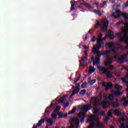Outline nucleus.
I'll return each mask as SVG.
<instances>
[{"instance_id":"1","label":"nucleus","mask_w":128,"mask_h":128,"mask_svg":"<svg viewBox=\"0 0 128 128\" xmlns=\"http://www.w3.org/2000/svg\"><path fill=\"white\" fill-rule=\"evenodd\" d=\"M124 24L126 28L123 29L121 32L116 33V36L119 39L120 42H124L126 44H128V38L125 40L122 38V34H126L128 33V23L124 22Z\"/></svg>"},{"instance_id":"2","label":"nucleus","mask_w":128,"mask_h":128,"mask_svg":"<svg viewBox=\"0 0 128 128\" xmlns=\"http://www.w3.org/2000/svg\"><path fill=\"white\" fill-rule=\"evenodd\" d=\"M106 40V38H102V39L97 38V44L94 46L93 48L92 52L94 54L96 53V50H98L100 48H102V42H104V40Z\"/></svg>"},{"instance_id":"3","label":"nucleus","mask_w":128,"mask_h":128,"mask_svg":"<svg viewBox=\"0 0 128 128\" xmlns=\"http://www.w3.org/2000/svg\"><path fill=\"white\" fill-rule=\"evenodd\" d=\"M98 101L96 100V98L94 96H92L90 99V104H93L94 108H98Z\"/></svg>"},{"instance_id":"4","label":"nucleus","mask_w":128,"mask_h":128,"mask_svg":"<svg viewBox=\"0 0 128 128\" xmlns=\"http://www.w3.org/2000/svg\"><path fill=\"white\" fill-rule=\"evenodd\" d=\"M102 86H104L105 88V90H112V88H114V86L110 82H108L107 84L105 82H103L102 83Z\"/></svg>"},{"instance_id":"5","label":"nucleus","mask_w":128,"mask_h":128,"mask_svg":"<svg viewBox=\"0 0 128 128\" xmlns=\"http://www.w3.org/2000/svg\"><path fill=\"white\" fill-rule=\"evenodd\" d=\"M104 98L105 100H103L101 103V106H103L104 108H106V104H108V97L106 95H104Z\"/></svg>"},{"instance_id":"6","label":"nucleus","mask_w":128,"mask_h":128,"mask_svg":"<svg viewBox=\"0 0 128 128\" xmlns=\"http://www.w3.org/2000/svg\"><path fill=\"white\" fill-rule=\"evenodd\" d=\"M98 70H99L100 74H106V72H108L106 68H104L102 66H98Z\"/></svg>"},{"instance_id":"7","label":"nucleus","mask_w":128,"mask_h":128,"mask_svg":"<svg viewBox=\"0 0 128 128\" xmlns=\"http://www.w3.org/2000/svg\"><path fill=\"white\" fill-rule=\"evenodd\" d=\"M96 122V123H95V124H96L100 122V118L98 117L97 118H89L88 120L86 121V122Z\"/></svg>"},{"instance_id":"8","label":"nucleus","mask_w":128,"mask_h":128,"mask_svg":"<svg viewBox=\"0 0 128 128\" xmlns=\"http://www.w3.org/2000/svg\"><path fill=\"white\" fill-rule=\"evenodd\" d=\"M120 16H124L125 20L128 19V14L126 13H120L118 14L116 16H114V18H118Z\"/></svg>"},{"instance_id":"9","label":"nucleus","mask_w":128,"mask_h":128,"mask_svg":"<svg viewBox=\"0 0 128 128\" xmlns=\"http://www.w3.org/2000/svg\"><path fill=\"white\" fill-rule=\"evenodd\" d=\"M104 26L102 28L103 32H108V21L106 20L104 23Z\"/></svg>"},{"instance_id":"10","label":"nucleus","mask_w":128,"mask_h":128,"mask_svg":"<svg viewBox=\"0 0 128 128\" xmlns=\"http://www.w3.org/2000/svg\"><path fill=\"white\" fill-rule=\"evenodd\" d=\"M126 56H128V55L126 54L122 55L120 58L118 59V62H119V64H122V62H124L126 60Z\"/></svg>"},{"instance_id":"11","label":"nucleus","mask_w":128,"mask_h":128,"mask_svg":"<svg viewBox=\"0 0 128 128\" xmlns=\"http://www.w3.org/2000/svg\"><path fill=\"white\" fill-rule=\"evenodd\" d=\"M90 108H92L91 105H89L88 106H86V105H84L81 108V110H85L86 112H88V110H90Z\"/></svg>"},{"instance_id":"12","label":"nucleus","mask_w":128,"mask_h":128,"mask_svg":"<svg viewBox=\"0 0 128 128\" xmlns=\"http://www.w3.org/2000/svg\"><path fill=\"white\" fill-rule=\"evenodd\" d=\"M58 116H59L58 117V118H68V113L64 114L62 112H60L58 113Z\"/></svg>"},{"instance_id":"13","label":"nucleus","mask_w":128,"mask_h":128,"mask_svg":"<svg viewBox=\"0 0 128 128\" xmlns=\"http://www.w3.org/2000/svg\"><path fill=\"white\" fill-rule=\"evenodd\" d=\"M108 36H109L110 40H114V32L110 30L108 32Z\"/></svg>"},{"instance_id":"14","label":"nucleus","mask_w":128,"mask_h":128,"mask_svg":"<svg viewBox=\"0 0 128 128\" xmlns=\"http://www.w3.org/2000/svg\"><path fill=\"white\" fill-rule=\"evenodd\" d=\"M70 122L71 124L70 128H74V122H76V118H71Z\"/></svg>"},{"instance_id":"15","label":"nucleus","mask_w":128,"mask_h":128,"mask_svg":"<svg viewBox=\"0 0 128 128\" xmlns=\"http://www.w3.org/2000/svg\"><path fill=\"white\" fill-rule=\"evenodd\" d=\"M107 78H112V72L107 70L106 74H105Z\"/></svg>"},{"instance_id":"16","label":"nucleus","mask_w":128,"mask_h":128,"mask_svg":"<svg viewBox=\"0 0 128 128\" xmlns=\"http://www.w3.org/2000/svg\"><path fill=\"white\" fill-rule=\"evenodd\" d=\"M54 106V104L52 103L49 106L47 107L45 110L44 114H50V109L48 108H50L52 106Z\"/></svg>"},{"instance_id":"17","label":"nucleus","mask_w":128,"mask_h":128,"mask_svg":"<svg viewBox=\"0 0 128 128\" xmlns=\"http://www.w3.org/2000/svg\"><path fill=\"white\" fill-rule=\"evenodd\" d=\"M114 114L115 116H122V112L118 110H115Z\"/></svg>"},{"instance_id":"18","label":"nucleus","mask_w":128,"mask_h":128,"mask_svg":"<svg viewBox=\"0 0 128 128\" xmlns=\"http://www.w3.org/2000/svg\"><path fill=\"white\" fill-rule=\"evenodd\" d=\"M96 70V68L94 67H92V66H90L89 68V72L88 74H92L93 72H94Z\"/></svg>"},{"instance_id":"19","label":"nucleus","mask_w":128,"mask_h":128,"mask_svg":"<svg viewBox=\"0 0 128 128\" xmlns=\"http://www.w3.org/2000/svg\"><path fill=\"white\" fill-rule=\"evenodd\" d=\"M110 50H106L104 52L102 53V56H106V58H110V56H108V54H110Z\"/></svg>"},{"instance_id":"20","label":"nucleus","mask_w":128,"mask_h":128,"mask_svg":"<svg viewBox=\"0 0 128 128\" xmlns=\"http://www.w3.org/2000/svg\"><path fill=\"white\" fill-rule=\"evenodd\" d=\"M113 94L114 96H122V92H116L112 90Z\"/></svg>"},{"instance_id":"21","label":"nucleus","mask_w":128,"mask_h":128,"mask_svg":"<svg viewBox=\"0 0 128 128\" xmlns=\"http://www.w3.org/2000/svg\"><path fill=\"white\" fill-rule=\"evenodd\" d=\"M89 60L88 64H91V62H93V66H96V61L94 60V56H91Z\"/></svg>"},{"instance_id":"22","label":"nucleus","mask_w":128,"mask_h":128,"mask_svg":"<svg viewBox=\"0 0 128 128\" xmlns=\"http://www.w3.org/2000/svg\"><path fill=\"white\" fill-rule=\"evenodd\" d=\"M44 122V120L43 118H41L38 122V123L37 124V126H40Z\"/></svg>"},{"instance_id":"23","label":"nucleus","mask_w":128,"mask_h":128,"mask_svg":"<svg viewBox=\"0 0 128 128\" xmlns=\"http://www.w3.org/2000/svg\"><path fill=\"white\" fill-rule=\"evenodd\" d=\"M76 87L75 88V90H73V92H74L77 94L80 92V88L79 86H78V84H76Z\"/></svg>"},{"instance_id":"24","label":"nucleus","mask_w":128,"mask_h":128,"mask_svg":"<svg viewBox=\"0 0 128 128\" xmlns=\"http://www.w3.org/2000/svg\"><path fill=\"white\" fill-rule=\"evenodd\" d=\"M76 107H74L71 111L68 112V114H74L76 112Z\"/></svg>"},{"instance_id":"25","label":"nucleus","mask_w":128,"mask_h":128,"mask_svg":"<svg viewBox=\"0 0 128 128\" xmlns=\"http://www.w3.org/2000/svg\"><path fill=\"white\" fill-rule=\"evenodd\" d=\"M114 88L116 90H122V87L120 86L118 84H116Z\"/></svg>"},{"instance_id":"26","label":"nucleus","mask_w":128,"mask_h":128,"mask_svg":"<svg viewBox=\"0 0 128 128\" xmlns=\"http://www.w3.org/2000/svg\"><path fill=\"white\" fill-rule=\"evenodd\" d=\"M111 104L112 108H118V106H120V104H118V102H112Z\"/></svg>"},{"instance_id":"27","label":"nucleus","mask_w":128,"mask_h":128,"mask_svg":"<svg viewBox=\"0 0 128 128\" xmlns=\"http://www.w3.org/2000/svg\"><path fill=\"white\" fill-rule=\"evenodd\" d=\"M47 124H50V126H52L54 124V121L51 118H48L46 120Z\"/></svg>"},{"instance_id":"28","label":"nucleus","mask_w":128,"mask_h":128,"mask_svg":"<svg viewBox=\"0 0 128 128\" xmlns=\"http://www.w3.org/2000/svg\"><path fill=\"white\" fill-rule=\"evenodd\" d=\"M97 128H104V126L102 123H100L99 122L98 123L96 124Z\"/></svg>"},{"instance_id":"29","label":"nucleus","mask_w":128,"mask_h":128,"mask_svg":"<svg viewBox=\"0 0 128 128\" xmlns=\"http://www.w3.org/2000/svg\"><path fill=\"white\" fill-rule=\"evenodd\" d=\"M96 80L94 79L93 80H89L88 84H89L90 86H92L94 84H96Z\"/></svg>"},{"instance_id":"30","label":"nucleus","mask_w":128,"mask_h":128,"mask_svg":"<svg viewBox=\"0 0 128 128\" xmlns=\"http://www.w3.org/2000/svg\"><path fill=\"white\" fill-rule=\"evenodd\" d=\"M78 118H80L81 116L86 117V112H80L78 114Z\"/></svg>"},{"instance_id":"31","label":"nucleus","mask_w":128,"mask_h":128,"mask_svg":"<svg viewBox=\"0 0 128 128\" xmlns=\"http://www.w3.org/2000/svg\"><path fill=\"white\" fill-rule=\"evenodd\" d=\"M86 86H88V83L86 82H84L82 85L81 88H86Z\"/></svg>"},{"instance_id":"32","label":"nucleus","mask_w":128,"mask_h":128,"mask_svg":"<svg viewBox=\"0 0 128 128\" xmlns=\"http://www.w3.org/2000/svg\"><path fill=\"white\" fill-rule=\"evenodd\" d=\"M95 60H96L95 64H100V58L96 57Z\"/></svg>"},{"instance_id":"33","label":"nucleus","mask_w":128,"mask_h":128,"mask_svg":"<svg viewBox=\"0 0 128 128\" xmlns=\"http://www.w3.org/2000/svg\"><path fill=\"white\" fill-rule=\"evenodd\" d=\"M114 93L110 94L108 96V100H114Z\"/></svg>"},{"instance_id":"34","label":"nucleus","mask_w":128,"mask_h":128,"mask_svg":"<svg viewBox=\"0 0 128 128\" xmlns=\"http://www.w3.org/2000/svg\"><path fill=\"white\" fill-rule=\"evenodd\" d=\"M98 102H100L102 98V94L100 93L99 94V95L98 96Z\"/></svg>"},{"instance_id":"35","label":"nucleus","mask_w":128,"mask_h":128,"mask_svg":"<svg viewBox=\"0 0 128 128\" xmlns=\"http://www.w3.org/2000/svg\"><path fill=\"white\" fill-rule=\"evenodd\" d=\"M95 124H96V123H94V122H92L90 124V126H88L87 128H94Z\"/></svg>"},{"instance_id":"36","label":"nucleus","mask_w":128,"mask_h":128,"mask_svg":"<svg viewBox=\"0 0 128 128\" xmlns=\"http://www.w3.org/2000/svg\"><path fill=\"white\" fill-rule=\"evenodd\" d=\"M86 90H82L80 91V94L84 95L86 94Z\"/></svg>"},{"instance_id":"37","label":"nucleus","mask_w":128,"mask_h":128,"mask_svg":"<svg viewBox=\"0 0 128 128\" xmlns=\"http://www.w3.org/2000/svg\"><path fill=\"white\" fill-rule=\"evenodd\" d=\"M94 12H95V14H98V16H102V14H100V11L99 10H94Z\"/></svg>"},{"instance_id":"38","label":"nucleus","mask_w":128,"mask_h":128,"mask_svg":"<svg viewBox=\"0 0 128 128\" xmlns=\"http://www.w3.org/2000/svg\"><path fill=\"white\" fill-rule=\"evenodd\" d=\"M64 100V97H61L60 98L58 102L59 104H60V102L62 104Z\"/></svg>"},{"instance_id":"39","label":"nucleus","mask_w":128,"mask_h":128,"mask_svg":"<svg viewBox=\"0 0 128 128\" xmlns=\"http://www.w3.org/2000/svg\"><path fill=\"white\" fill-rule=\"evenodd\" d=\"M124 24V22L122 21H120L116 24V26H120V24Z\"/></svg>"},{"instance_id":"40","label":"nucleus","mask_w":128,"mask_h":128,"mask_svg":"<svg viewBox=\"0 0 128 128\" xmlns=\"http://www.w3.org/2000/svg\"><path fill=\"white\" fill-rule=\"evenodd\" d=\"M60 106H57V107L54 109V111L58 112H60Z\"/></svg>"},{"instance_id":"41","label":"nucleus","mask_w":128,"mask_h":128,"mask_svg":"<svg viewBox=\"0 0 128 128\" xmlns=\"http://www.w3.org/2000/svg\"><path fill=\"white\" fill-rule=\"evenodd\" d=\"M51 116L53 120H55V118H56V114H54V112H52V114H51Z\"/></svg>"},{"instance_id":"42","label":"nucleus","mask_w":128,"mask_h":128,"mask_svg":"<svg viewBox=\"0 0 128 128\" xmlns=\"http://www.w3.org/2000/svg\"><path fill=\"white\" fill-rule=\"evenodd\" d=\"M98 52V50L96 51V53H94V54H97V56H98V58H100V56H102V53L100 54V52Z\"/></svg>"},{"instance_id":"43","label":"nucleus","mask_w":128,"mask_h":128,"mask_svg":"<svg viewBox=\"0 0 128 128\" xmlns=\"http://www.w3.org/2000/svg\"><path fill=\"white\" fill-rule=\"evenodd\" d=\"M108 46H109V48H114V42H110L109 44H108Z\"/></svg>"},{"instance_id":"44","label":"nucleus","mask_w":128,"mask_h":128,"mask_svg":"<svg viewBox=\"0 0 128 128\" xmlns=\"http://www.w3.org/2000/svg\"><path fill=\"white\" fill-rule=\"evenodd\" d=\"M94 114H98V109L96 108H94Z\"/></svg>"},{"instance_id":"45","label":"nucleus","mask_w":128,"mask_h":128,"mask_svg":"<svg viewBox=\"0 0 128 128\" xmlns=\"http://www.w3.org/2000/svg\"><path fill=\"white\" fill-rule=\"evenodd\" d=\"M81 60H82V62H86V60H87V57L86 56H83V57H82L81 58Z\"/></svg>"},{"instance_id":"46","label":"nucleus","mask_w":128,"mask_h":128,"mask_svg":"<svg viewBox=\"0 0 128 128\" xmlns=\"http://www.w3.org/2000/svg\"><path fill=\"white\" fill-rule=\"evenodd\" d=\"M68 106H70V103L68 102L64 103V106H63V108H68Z\"/></svg>"},{"instance_id":"47","label":"nucleus","mask_w":128,"mask_h":128,"mask_svg":"<svg viewBox=\"0 0 128 128\" xmlns=\"http://www.w3.org/2000/svg\"><path fill=\"white\" fill-rule=\"evenodd\" d=\"M100 116H106V112L104 111L101 112L100 114Z\"/></svg>"},{"instance_id":"48","label":"nucleus","mask_w":128,"mask_h":128,"mask_svg":"<svg viewBox=\"0 0 128 128\" xmlns=\"http://www.w3.org/2000/svg\"><path fill=\"white\" fill-rule=\"evenodd\" d=\"M109 63V64H112V59L110 58V57L108 58V62Z\"/></svg>"},{"instance_id":"49","label":"nucleus","mask_w":128,"mask_h":128,"mask_svg":"<svg viewBox=\"0 0 128 128\" xmlns=\"http://www.w3.org/2000/svg\"><path fill=\"white\" fill-rule=\"evenodd\" d=\"M110 118L108 117H106L104 119V121L105 122H108V120H110Z\"/></svg>"},{"instance_id":"50","label":"nucleus","mask_w":128,"mask_h":128,"mask_svg":"<svg viewBox=\"0 0 128 128\" xmlns=\"http://www.w3.org/2000/svg\"><path fill=\"white\" fill-rule=\"evenodd\" d=\"M75 8H74V4H72L71 6L70 7V10H74Z\"/></svg>"},{"instance_id":"51","label":"nucleus","mask_w":128,"mask_h":128,"mask_svg":"<svg viewBox=\"0 0 128 128\" xmlns=\"http://www.w3.org/2000/svg\"><path fill=\"white\" fill-rule=\"evenodd\" d=\"M80 78H82V76L79 75V76L77 78L74 80L78 82V80H80Z\"/></svg>"},{"instance_id":"52","label":"nucleus","mask_w":128,"mask_h":128,"mask_svg":"<svg viewBox=\"0 0 128 128\" xmlns=\"http://www.w3.org/2000/svg\"><path fill=\"white\" fill-rule=\"evenodd\" d=\"M114 74H115V76H117L118 78H119V76H120V73L114 72Z\"/></svg>"},{"instance_id":"53","label":"nucleus","mask_w":128,"mask_h":128,"mask_svg":"<svg viewBox=\"0 0 128 128\" xmlns=\"http://www.w3.org/2000/svg\"><path fill=\"white\" fill-rule=\"evenodd\" d=\"M98 38L100 40H102V33H100Z\"/></svg>"},{"instance_id":"54","label":"nucleus","mask_w":128,"mask_h":128,"mask_svg":"<svg viewBox=\"0 0 128 128\" xmlns=\"http://www.w3.org/2000/svg\"><path fill=\"white\" fill-rule=\"evenodd\" d=\"M76 120H77V123L76 124V128H78V126L80 125V120H78V119H77Z\"/></svg>"},{"instance_id":"55","label":"nucleus","mask_w":128,"mask_h":128,"mask_svg":"<svg viewBox=\"0 0 128 128\" xmlns=\"http://www.w3.org/2000/svg\"><path fill=\"white\" fill-rule=\"evenodd\" d=\"M110 50V52H116V48H114V47L111 48L110 50Z\"/></svg>"},{"instance_id":"56","label":"nucleus","mask_w":128,"mask_h":128,"mask_svg":"<svg viewBox=\"0 0 128 128\" xmlns=\"http://www.w3.org/2000/svg\"><path fill=\"white\" fill-rule=\"evenodd\" d=\"M108 116H109L110 118H112V112H108Z\"/></svg>"},{"instance_id":"57","label":"nucleus","mask_w":128,"mask_h":128,"mask_svg":"<svg viewBox=\"0 0 128 128\" xmlns=\"http://www.w3.org/2000/svg\"><path fill=\"white\" fill-rule=\"evenodd\" d=\"M109 68H110L111 70H114V66L110 65V66H109Z\"/></svg>"},{"instance_id":"58","label":"nucleus","mask_w":128,"mask_h":128,"mask_svg":"<svg viewBox=\"0 0 128 128\" xmlns=\"http://www.w3.org/2000/svg\"><path fill=\"white\" fill-rule=\"evenodd\" d=\"M90 42H96V36H94Z\"/></svg>"},{"instance_id":"59","label":"nucleus","mask_w":128,"mask_h":128,"mask_svg":"<svg viewBox=\"0 0 128 128\" xmlns=\"http://www.w3.org/2000/svg\"><path fill=\"white\" fill-rule=\"evenodd\" d=\"M120 128H126V125L124 124H121Z\"/></svg>"},{"instance_id":"60","label":"nucleus","mask_w":128,"mask_h":128,"mask_svg":"<svg viewBox=\"0 0 128 128\" xmlns=\"http://www.w3.org/2000/svg\"><path fill=\"white\" fill-rule=\"evenodd\" d=\"M124 106H128V102L125 101L124 102Z\"/></svg>"},{"instance_id":"61","label":"nucleus","mask_w":128,"mask_h":128,"mask_svg":"<svg viewBox=\"0 0 128 128\" xmlns=\"http://www.w3.org/2000/svg\"><path fill=\"white\" fill-rule=\"evenodd\" d=\"M74 94H76V93L74 92V91H72V94L70 96V98H72L73 96H74Z\"/></svg>"},{"instance_id":"62","label":"nucleus","mask_w":128,"mask_h":128,"mask_svg":"<svg viewBox=\"0 0 128 128\" xmlns=\"http://www.w3.org/2000/svg\"><path fill=\"white\" fill-rule=\"evenodd\" d=\"M122 82L125 84H128V81L126 80L125 78H122Z\"/></svg>"},{"instance_id":"63","label":"nucleus","mask_w":128,"mask_h":128,"mask_svg":"<svg viewBox=\"0 0 128 128\" xmlns=\"http://www.w3.org/2000/svg\"><path fill=\"white\" fill-rule=\"evenodd\" d=\"M119 121L120 122H124V118H119Z\"/></svg>"},{"instance_id":"64","label":"nucleus","mask_w":128,"mask_h":128,"mask_svg":"<svg viewBox=\"0 0 128 128\" xmlns=\"http://www.w3.org/2000/svg\"><path fill=\"white\" fill-rule=\"evenodd\" d=\"M128 1L124 4V8H128Z\"/></svg>"}]
</instances>
